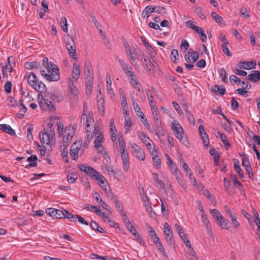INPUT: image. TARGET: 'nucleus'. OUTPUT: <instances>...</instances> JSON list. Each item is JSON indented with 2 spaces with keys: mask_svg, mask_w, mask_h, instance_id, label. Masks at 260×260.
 Wrapping results in <instances>:
<instances>
[{
  "mask_svg": "<svg viewBox=\"0 0 260 260\" xmlns=\"http://www.w3.org/2000/svg\"><path fill=\"white\" fill-rule=\"evenodd\" d=\"M164 226V234L166 241L169 245L173 246L175 244V240L173 237L172 228L168 223H165Z\"/></svg>",
  "mask_w": 260,
  "mask_h": 260,
  "instance_id": "nucleus-1",
  "label": "nucleus"
},
{
  "mask_svg": "<svg viewBox=\"0 0 260 260\" xmlns=\"http://www.w3.org/2000/svg\"><path fill=\"white\" fill-rule=\"evenodd\" d=\"M66 46L70 57L75 61H77L78 57L76 51V45L74 40L72 38H70V40L67 41Z\"/></svg>",
  "mask_w": 260,
  "mask_h": 260,
  "instance_id": "nucleus-2",
  "label": "nucleus"
},
{
  "mask_svg": "<svg viewBox=\"0 0 260 260\" xmlns=\"http://www.w3.org/2000/svg\"><path fill=\"white\" fill-rule=\"evenodd\" d=\"M132 154L140 160L144 161L145 159V154L144 150L136 144L132 145L131 147Z\"/></svg>",
  "mask_w": 260,
  "mask_h": 260,
  "instance_id": "nucleus-3",
  "label": "nucleus"
},
{
  "mask_svg": "<svg viewBox=\"0 0 260 260\" xmlns=\"http://www.w3.org/2000/svg\"><path fill=\"white\" fill-rule=\"evenodd\" d=\"M84 75L85 80L93 79L92 73V66L90 61L86 60L84 65Z\"/></svg>",
  "mask_w": 260,
  "mask_h": 260,
  "instance_id": "nucleus-4",
  "label": "nucleus"
},
{
  "mask_svg": "<svg viewBox=\"0 0 260 260\" xmlns=\"http://www.w3.org/2000/svg\"><path fill=\"white\" fill-rule=\"evenodd\" d=\"M119 150L121 152V159L124 165V170L127 171L129 166V157L128 154L126 151V146L125 147H119Z\"/></svg>",
  "mask_w": 260,
  "mask_h": 260,
  "instance_id": "nucleus-5",
  "label": "nucleus"
},
{
  "mask_svg": "<svg viewBox=\"0 0 260 260\" xmlns=\"http://www.w3.org/2000/svg\"><path fill=\"white\" fill-rule=\"evenodd\" d=\"M69 90L68 95L73 100H75L76 96L79 94V90L75 86L72 80H71L69 82Z\"/></svg>",
  "mask_w": 260,
  "mask_h": 260,
  "instance_id": "nucleus-6",
  "label": "nucleus"
},
{
  "mask_svg": "<svg viewBox=\"0 0 260 260\" xmlns=\"http://www.w3.org/2000/svg\"><path fill=\"white\" fill-rule=\"evenodd\" d=\"M199 57V53L197 51L188 52L185 55V59L188 63H194Z\"/></svg>",
  "mask_w": 260,
  "mask_h": 260,
  "instance_id": "nucleus-7",
  "label": "nucleus"
},
{
  "mask_svg": "<svg viewBox=\"0 0 260 260\" xmlns=\"http://www.w3.org/2000/svg\"><path fill=\"white\" fill-rule=\"evenodd\" d=\"M172 129L175 132L176 137H179L181 135H183L184 134L181 125L176 120H174L172 122Z\"/></svg>",
  "mask_w": 260,
  "mask_h": 260,
  "instance_id": "nucleus-8",
  "label": "nucleus"
},
{
  "mask_svg": "<svg viewBox=\"0 0 260 260\" xmlns=\"http://www.w3.org/2000/svg\"><path fill=\"white\" fill-rule=\"evenodd\" d=\"M137 135L142 142L147 146L148 149L150 150L152 147V140L147 137L146 135L142 132H138L137 133Z\"/></svg>",
  "mask_w": 260,
  "mask_h": 260,
  "instance_id": "nucleus-9",
  "label": "nucleus"
},
{
  "mask_svg": "<svg viewBox=\"0 0 260 260\" xmlns=\"http://www.w3.org/2000/svg\"><path fill=\"white\" fill-rule=\"evenodd\" d=\"M256 64V63L255 61L251 60L250 61L240 62L237 64V66L241 69L249 70L255 68Z\"/></svg>",
  "mask_w": 260,
  "mask_h": 260,
  "instance_id": "nucleus-10",
  "label": "nucleus"
},
{
  "mask_svg": "<svg viewBox=\"0 0 260 260\" xmlns=\"http://www.w3.org/2000/svg\"><path fill=\"white\" fill-rule=\"evenodd\" d=\"M199 131L204 146L205 147H208V145L209 144V140L208 139L207 134L206 132L203 125L201 124L199 126Z\"/></svg>",
  "mask_w": 260,
  "mask_h": 260,
  "instance_id": "nucleus-11",
  "label": "nucleus"
},
{
  "mask_svg": "<svg viewBox=\"0 0 260 260\" xmlns=\"http://www.w3.org/2000/svg\"><path fill=\"white\" fill-rule=\"evenodd\" d=\"M246 79L253 83H257L260 80V71H252L251 73L247 76Z\"/></svg>",
  "mask_w": 260,
  "mask_h": 260,
  "instance_id": "nucleus-12",
  "label": "nucleus"
},
{
  "mask_svg": "<svg viewBox=\"0 0 260 260\" xmlns=\"http://www.w3.org/2000/svg\"><path fill=\"white\" fill-rule=\"evenodd\" d=\"M39 137L40 139V141L41 143L45 144L46 143L47 145L51 143V139L49 136H48V132H43L41 131L39 134Z\"/></svg>",
  "mask_w": 260,
  "mask_h": 260,
  "instance_id": "nucleus-13",
  "label": "nucleus"
},
{
  "mask_svg": "<svg viewBox=\"0 0 260 260\" xmlns=\"http://www.w3.org/2000/svg\"><path fill=\"white\" fill-rule=\"evenodd\" d=\"M202 220L203 223L206 226L208 235L210 236H212L213 233L211 230V224L209 220H208L207 215L205 214L204 212H203V213L202 214Z\"/></svg>",
  "mask_w": 260,
  "mask_h": 260,
  "instance_id": "nucleus-14",
  "label": "nucleus"
},
{
  "mask_svg": "<svg viewBox=\"0 0 260 260\" xmlns=\"http://www.w3.org/2000/svg\"><path fill=\"white\" fill-rule=\"evenodd\" d=\"M105 141L103 134L95 136V139L94 142V147L98 150V153H100L101 151L99 148L102 146V143Z\"/></svg>",
  "mask_w": 260,
  "mask_h": 260,
  "instance_id": "nucleus-15",
  "label": "nucleus"
},
{
  "mask_svg": "<svg viewBox=\"0 0 260 260\" xmlns=\"http://www.w3.org/2000/svg\"><path fill=\"white\" fill-rule=\"evenodd\" d=\"M156 7L151 5L147 6L143 11L142 15L144 18H148L149 16L155 11Z\"/></svg>",
  "mask_w": 260,
  "mask_h": 260,
  "instance_id": "nucleus-16",
  "label": "nucleus"
},
{
  "mask_svg": "<svg viewBox=\"0 0 260 260\" xmlns=\"http://www.w3.org/2000/svg\"><path fill=\"white\" fill-rule=\"evenodd\" d=\"M27 82L28 84L33 88L38 83L39 81L37 77L34 72H31L27 78Z\"/></svg>",
  "mask_w": 260,
  "mask_h": 260,
  "instance_id": "nucleus-17",
  "label": "nucleus"
},
{
  "mask_svg": "<svg viewBox=\"0 0 260 260\" xmlns=\"http://www.w3.org/2000/svg\"><path fill=\"white\" fill-rule=\"evenodd\" d=\"M80 73L81 71L79 64L77 63H74L73 65L72 75V78L75 81H77L78 79L79 78Z\"/></svg>",
  "mask_w": 260,
  "mask_h": 260,
  "instance_id": "nucleus-18",
  "label": "nucleus"
},
{
  "mask_svg": "<svg viewBox=\"0 0 260 260\" xmlns=\"http://www.w3.org/2000/svg\"><path fill=\"white\" fill-rule=\"evenodd\" d=\"M86 139L83 143V147L85 148H87L88 147L91 140L94 137V133H92V131L89 129H86Z\"/></svg>",
  "mask_w": 260,
  "mask_h": 260,
  "instance_id": "nucleus-19",
  "label": "nucleus"
},
{
  "mask_svg": "<svg viewBox=\"0 0 260 260\" xmlns=\"http://www.w3.org/2000/svg\"><path fill=\"white\" fill-rule=\"evenodd\" d=\"M0 129L12 136L16 135L14 130L9 125L6 124H0Z\"/></svg>",
  "mask_w": 260,
  "mask_h": 260,
  "instance_id": "nucleus-20",
  "label": "nucleus"
},
{
  "mask_svg": "<svg viewBox=\"0 0 260 260\" xmlns=\"http://www.w3.org/2000/svg\"><path fill=\"white\" fill-rule=\"evenodd\" d=\"M45 78L48 81H58L59 78V74H54L49 71V73L45 75Z\"/></svg>",
  "mask_w": 260,
  "mask_h": 260,
  "instance_id": "nucleus-21",
  "label": "nucleus"
},
{
  "mask_svg": "<svg viewBox=\"0 0 260 260\" xmlns=\"http://www.w3.org/2000/svg\"><path fill=\"white\" fill-rule=\"evenodd\" d=\"M77 145V142H75L73 144V145L72 146L71 150H70V155L72 157V159L75 160H76L78 157V153L79 150L78 146L76 147V148H74V147H75V145Z\"/></svg>",
  "mask_w": 260,
  "mask_h": 260,
  "instance_id": "nucleus-22",
  "label": "nucleus"
},
{
  "mask_svg": "<svg viewBox=\"0 0 260 260\" xmlns=\"http://www.w3.org/2000/svg\"><path fill=\"white\" fill-rule=\"evenodd\" d=\"M212 17L214 20L221 26L223 27L225 26V23L222 17L216 14L215 12L211 13Z\"/></svg>",
  "mask_w": 260,
  "mask_h": 260,
  "instance_id": "nucleus-23",
  "label": "nucleus"
},
{
  "mask_svg": "<svg viewBox=\"0 0 260 260\" xmlns=\"http://www.w3.org/2000/svg\"><path fill=\"white\" fill-rule=\"evenodd\" d=\"M37 156L35 155H31L27 159V161L30 162L29 164L27 165L25 167L26 169H29L30 167H37Z\"/></svg>",
  "mask_w": 260,
  "mask_h": 260,
  "instance_id": "nucleus-24",
  "label": "nucleus"
},
{
  "mask_svg": "<svg viewBox=\"0 0 260 260\" xmlns=\"http://www.w3.org/2000/svg\"><path fill=\"white\" fill-rule=\"evenodd\" d=\"M216 136L217 138H219L221 139V141L225 146L229 147H231V144L228 141L227 137L224 134L221 133L220 132H218L217 133Z\"/></svg>",
  "mask_w": 260,
  "mask_h": 260,
  "instance_id": "nucleus-25",
  "label": "nucleus"
},
{
  "mask_svg": "<svg viewBox=\"0 0 260 260\" xmlns=\"http://www.w3.org/2000/svg\"><path fill=\"white\" fill-rule=\"evenodd\" d=\"M97 105L99 112L104 116L105 113V101L103 97H101L97 101Z\"/></svg>",
  "mask_w": 260,
  "mask_h": 260,
  "instance_id": "nucleus-26",
  "label": "nucleus"
},
{
  "mask_svg": "<svg viewBox=\"0 0 260 260\" xmlns=\"http://www.w3.org/2000/svg\"><path fill=\"white\" fill-rule=\"evenodd\" d=\"M53 125L52 123H48L47 124V126L49 128V131H48V136L50 137L51 141V143L52 144L55 143V132L54 129L52 128V126Z\"/></svg>",
  "mask_w": 260,
  "mask_h": 260,
  "instance_id": "nucleus-27",
  "label": "nucleus"
},
{
  "mask_svg": "<svg viewBox=\"0 0 260 260\" xmlns=\"http://www.w3.org/2000/svg\"><path fill=\"white\" fill-rule=\"evenodd\" d=\"M94 178L98 182V184H99V185L101 186L102 188L106 190L107 188L106 187L104 188L105 186L103 185V184L105 183V177L98 172V174H96L95 177H94ZM105 186H106V185H105Z\"/></svg>",
  "mask_w": 260,
  "mask_h": 260,
  "instance_id": "nucleus-28",
  "label": "nucleus"
},
{
  "mask_svg": "<svg viewBox=\"0 0 260 260\" xmlns=\"http://www.w3.org/2000/svg\"><path fill=\"white\" fill-rule=\"evenodd\" d=\"M210 213L217 223L218 221L219 222V220L221 221V219L222 218V216L217 210L216 209H212L210 210Z\"/></svg>",
  "mask_w": 260,
  "mask_h": 260,
  "instance_id": "nucleus-29",
  "label": "nucleus"
},
{
  "mask_svg": "<svg viewBox=\"0 0 260 260\" xmlns=\"http://www.w3.org/2000/svg\"><path fill=\"white\" fill-rule=\"evenodd\" d=\"M40 63L37 61L26 62L25 63V67L28 70L38 69L40 67Z\"/></svg>",
  "mask_w": 260,
  "mask_h": 260,
  "instance_id": "nucleus-30",
  "label": "nucleus"
},
{
  "mask_svg": "<svg viewBox=\"0 0 260 260\" xmlns=\"http://www.w3.org/2000/svg\"><path fill=\"white\" fill-rule=\"evenodd\" d=\"M46 67L48 69V71H51L54 74H59V69L57 66L53 62H50L47 64V66Z\"/></svg>",
  "mask_w": 260,
  "mask_h": 260,
  "instance_id": "nucleus-31",
  "label": "nucleus"
},
{
  "mask_svg": "<svg viewBox=\"0 0 260 260\" xmlns=\"http://www.w3.org/2000/svg\"><path fill=\"white\" fill-rule=\"evenodd\" d=\"M102 123L100 122L96 121L94 125V131L92 133H94V135L96 136L98 135L103 134V132L101 131Z\"/></svg>",
  "mask_w": 260,
  "mask_h": 260,
  "instance_id": "nucleus-32",
  "label": "nucleus"
},
{
  "mask_svg": "<svg viewBox=\"0 0 260 260\" xmlns=\"http://www.w3.org/2000/svg\"><path fill=\"white\" fill-rule=\"evenodd\" d=\"M52 98L53 96L51 97L50 100L48 99H45L44 101L46 103V105L47 107L50 110L54 111L55 110V106L53 102L54 101V98L52 99Z\"/></svg>",
  "mask_w": 260,
  "mask_h": 260,
  "instance_id": "nucleus-33",
  "label": "nucleus"
},
{
  "mask_svg": "<svg viewBox=\"0 0 260 260\" xmlns=\"http://www.w3.org/2000/svg\"><path fill=\"white\" fill-rule=\"evenodd\" d=\"M106 80L107 90L108 93L110 94H113L114 91L112 88V81L109 75H106Z\"/></svg>",
  "mask_w": 260,
  "mask_h": 260,
  "instance_id": "nucleus-34",
  "label": "nucleus"
},
{
  "mask_svg": "<svg viewBox=\"0 0 260 260\" xmlns=\"http://www.w3.org/2000/svg\"><path fill=\"white\" fill-rule=\"evenodd\" d=\"M65 210H63V211L59 210L54 209V212H55V215H54V218H57V219H60L64 218H65Z\"/></svg>",
  "mask_w": 260,
  "mask_h": 260,
  "instance_id": "nucleus-35",
  "label": "nucleus"
},
{
  "mask_svg": "<svg viewBox=\"0 0 260 260\" xmlns=\"http://www.w3.org/2000/svg\"><path fill=\"white\" fill-rule=\"evenodd\" d=\"M35 90L38 91L39 92H44L46 90V87L44 83L40 82H38L37 84L34 88Z\"/></svg>",
  "mask_w": 260,
  "mask_h": 260,
  "instance_id": "nucleus-36",
  "label": "nucleus"
},
{
  "mask_svg": "<svg viewBox=\"0 0 260 260\" xmlns=\"http://www.w3.org/2000/svg\"><path fill=\"white\" fill-rule=\"evenodd\" d=\"M211 90L214 91H216L218 93H219L220 95H223L224 94L225 92V88H220L219 86L218 85H214L211 87Z\"/></svg>",
  "mask_w": 260,
  "mask_h": 260,
  "instance_id": "nucleus-37",
  "label": "nucleus"
},
{
  "mask_svg": "<svg viewBox=\"0 0 260 260\" xmlns=\"http://www.w3.org/2000/svg\"><path fill=\"white\" fill-rule=\"evenodd\" d=\"M242 156H243L242 159V165L243 167L246 168H249L251 167V165L250 162L249 161L248 158L246 156L245 153H243V155H241Z\"/></svg>",
  "mask_w": 260,
  "mask_h": 260,
  "instance_id": "nucleus-38",
  "label": "nucleus"
},
{
  "mask_svg": "<svg viewBox=\"0 0 260 260\" xmlns=\"http://www.w3.org/2000/svg\"><path fill=\"white\" fill-rule=\"evenodd\" d=\"M70 173L71 176H70V174H68L67 176L68 181L70 183H73L78 178V175L76 173H75V171L72 172Z\"/></svg>",
  "mask_w": 260,
  "mask_h": 260,
  "instance_id": "nucleus-39",
  "label": "nucleus"
},
{
  "mask_svg": "<svg viewBox=\"0 0 260 260\" xmlns=\"http://www.w3.org/2000/svg\"><path fill=\"white\" fill-rule=\"evenodd\" d=\"M94 122V119L93 117L92 112L91 111H90L88 113V115L86 119V128L87 129H88V128L90 127V124H92Z\"/></svg>",
  "mask_w": 260,
  "mask_h": 260,
  "instance_id": "nucleus-40",
  "label": "nucleus"
},
{
  "mask_svg": "<svg viewBox=\"0 0 260 260\" xmlns=\"http://www.w3.org/2000/svg\"><path fill=\"white\" fill-rule=\"evenodd\" d=\"M73 135L74 132H72L71 133H68L67 136L63 138V145H65L66 143L67 144L66 147L69 145V143L71 142Z\"/></svg>",
  "mask_w": 260,
  "mask_h": 260,
  "instance_id": "nucleus-41",
  "label": "nucleus"
},
{
  "mask_svg": "<svg viewBox=\"0 0 260 260\" xmlns=\"http://www.w3.org/2000/svg\"><path fill=\"white\" fill-rule=\"evenodd\" d=\"M132 126V123L131 122V117L129 116H125L124 127L126 133H127L129 131L128 127H131Z\"/></svg>",
  "mask_w": 260,
  "mask_h": 260,
  "instance_id": "nucleus-42",
  "label": "nucleus"
},
{
  "mask_svg": "<svg viewBox=\"0 0 260 260\" xmlns=\"http://www.w3.org/2000/svg\"><path fill=\"white\" fill-rule=\"evenodd\" d=\"M229 220L225 218H224L222 216V219H221V221L219 220V222L218 221V224L222 228L225 229L226 230H229V227L228 226Z\"/></svg>",
  "mask_w": 260,
  "mask_h": 260,
  "instance_id": "nucleus-43",
  "label": "nucleus"
},
{
  "mask_svg": "<svg viewBox=\"0 0 260 260\" xmlns=\"http://www.w3.org/2000/svg\"><path fill=\"white\" fill-rule=\"evenodd\" d=\"M156 126L155 135H156L158 137L159 135L163 136L165 135V132L161 125V123L159 125H156Z\"/></svg>",
  "mask_w": 260,
  "mask_h": 260,
  "instance_id": "nucleus-44",
  "label": "nucleus"
},
{
  "mask_svg": "<svg viewBox=\"0 0 260 260\" xmlns=\"http://www.w3.org/2000/svg\"><path fill=\"white\" fill-rule=\"evenodd\" d=\"M60 24H61L62 30L65 32H68V23H67V19L66 17H63L61 18V21H60Z\"/></svg>",
  "mask_w": 260,
  "mask_h": 260,
  "instance_id": "nucleus-45",
  "label": "nucleus"
},
{
  "mask_svg": "<svg viewBox=\"0 0 260 260\" xmlns=\"http://www.w3.org/2000/svg\"><path fill=\"white\" fill-rule=\"evenodd\" d=\"M64 213L65 214V218H67L72 222H77L76 215L74 216L67 210H65V213Z\"/></svg>",
  "mask_w": 260,
  "mask_h": 260,
  "instance_id": "nucleus-46",
  "label": "nucleus"
},
{
  "mask_svg": "<svg viewBox=\"0 0 260 260\" xmlns=\"http://www.w3.org/2000/svg\"><path fill=\"white\" fill-rule=\"evenodd\" d=\"M124 47L125 49L126 53L130 57V58L133 60L135 61L136 60V58L135 56L133 55V53L132 52L131 49H130L128 45L126 43L124 44Z\"/></svg>",
  "mask_w": 260,
  "mask_h": 260,
  "instance_id": "nucleus-47",
  "label": "nucleus"
},
{
  "mask_svg": "<svg viewBox=\"0 0 260 260\" xmlns=\"http://www.w3.org/2000/svg\"><path fill=\"white\" fill-rule=\"evenodd\" d=\"M254 221L255 224L257 226V231L260 232V219L259 218V215L257 212L255 211L253 215Z\"/></svg>",
  "mask_w": 260,
  "mask_h": 260,
  "instance_id": "nucleus-48",
  "label": "nucleus"
},
{
  "mask_svg": "<svg viewBox=\"0 0 260 260\" xmlns=\"http://www.w3.org/2000/svg\"><path fill=\"white\" fill-rule=\"evenodd\" d=\"M85 83L86 89L88 90L90 93H91L93 88V79H91V80L89 79L85 80Z\"/></svg>",
  "mask_w": 260,
  "mask_h": 260,
  "instance_id": "nucleus-49",
  "label": "nucleus"
},
{
  "mask_svg": "<svg viewBox=\"0 0 260 260\" xmlns=\"http://www.w3.org/2000/svg\"><path fill=\"white\" fill-rule=\"evenodd\" d=\"M13 64L15 66V61L13 58L12 56H9L8 57V64L9 66V72L11 73L13 71Z\"/></svg>",
  "mask_w": 260,
  "mask_h": 260,
  "instance_id": "nucleus-50",
  "label": "nucleus"
},
{
  "mask_svg": "<svg viewBox=\"0 0 260 260\" xmlns=\"http://www.w3.org/2000/svg\"><path fill=\"white\" fill-rule=\"evenodd\" d=\"M117 136L118 137L119 147H125V142L124 141V138H123V137L122 136V133L119 132L117 135Z\"/></svg>",
  "mask_w": 260,
  "mask_h": 260,
  "instance_id": "nucleus-51",
  "label": "nucleus"
},
{
  "mask_svg": "<svg viewBox=\"0 0 260 260\" xmlns=\"http://www.w3.org/2000/svg\"><path fill=\"white\" fill-rule=\"evenodd\" d=\"M186 115L188 119V120L190 122V123H192L193 124H194L195 123V119L191 114V112L189 111L188 110L186 109L185 111Z\"/></svg>",
  "mask_w": 260,
  "mask_h": 260,
  "instance_id": "nucleus-52",
  "label": "nucleus"
},
{
  "mask_svg": "<svg viewBox=\"0 0 260 260\" xmlns=\"http://www.w3.org/2000/svg\"><path fill=\"white\" fill-rule=\"evenodd\" d=\"M111 193V199L112 200H113L114 203H115V206L116 207V208L117 209H120V207H121L122 205H121V203H120L119 201H118L117 200V198L116 197V196H114L112 192H111L110 190H109Z\"/></svg>",
  "mask_w": 260,
  "mask_h": 260,
  "instance_id": "nucleus-53",
  "label": "nucleus"
},
{
  "mask_svg": "<svg viewBox=\"0 0 260 260\" xmlns=\"http://www.w3.org/2000/svg\"><path fill=\"white\" fill-rule=\"evenodd\" d=\"M87 171L85 173L92 177H95L96 174H98V172L91 167L87 168Z\"/></svg>",
  "mask_w": 260,
  "mask_h": 260,
  "instance_id": "nucleus-54",
  "label": "nucleus"
},
{
  "mask_svg": "<svg viewBox=\"0 0 260 260\" xmlns=\"http://www.w3.org/2000/svg\"><path fill=\"white\" fill-rule=\"evenodd\" d=\"M180 141L181 142L182 144H183L186 146H187L189 144V142L187 139V138L183 135H181V136L179 137H177Z\"/></svg>",
  "mask_w": 260,
  "mask_h": 260,
  "instance_id": "nucleus-55",
  "label": "nucleus"
},
{
  "mask_svg": "<svg viewBox=\"0 0 260 260\" xmlns=\"http://www.w3.org/2000/svg\"><path fill=\"white\" fill-rule=\"evenodd\" d=\"M204 194L205 196H206V197L209 200H210L212 202V203L214 204V206L216 205V202L215 200L214 199V198H213L212 197L211 194L208 190H205Z\"/></svg>",
  "mask_w": 260,
  "mask_h": 260,
  "instance_id": "nucleus-56",
  "label": "nucleus"
},
{
  "mask_svg": "<svg viewBox=\"0 0 260 260\" xmlns=\"http://www.w3.org/2000/svg\"><path fill=\"white\" fill-rule=\"evenodd\" d=\"M153 164L155 166V168L156 169H158L161 165V159L160 158H159L158 156L157 157H153L152 158Z\"/></svg>",
  "mask_w": 260,
  "mask_h": 260,
  "instance_id": "nucleus-57",
  "label": "nucleus"
},
{
  "mask_svg": "<svg viewBox=\"0 0 260 260\" xmlns=\"http://www.w3.org/2000/svg\"><path fill=\"white\" fill-rule=\"evenodd\" d=\"M8 101H9L8 105L9 106L14 107L17 105L16 100L12 96L8 97Z\"/></svg>",
  "mask_w": 260,
  "mask_h": 260,
  "instance_id": "nucleus-58",
  "label": "nucleus"
},
{
  "mask_svg": "<svg viewBox=\"0 0 260 260\" xmlns=\"http://www.w3.org/2000/svg\"><path fill=\"white\" fill-rule=\"evenodd\" d=\"M12 84L10 81H7L4 86L5 90L7 93H10L12 90Z\"/></svg>",
  "mask_w": 260,
  "mask_h": 260,
  "instance_id": "nucleus-59",
  "label": "nucleus"
},
{
  "mask_svg": "<svg viewBox=\"0 0 260 260\" xmlns=\"http://www.w3.org/2000/svg\"><path fill=\"white\" fill-rule=\"evenodd\" d=\"M185 25L188 27H190L196 31H198L199 26L195 25L192 23L191 20H188L185 22Z\"/></svg>",
  "mask_w": 260,
  "mask_h": 260,
  "instance_id": "nucleus-60",
  "label": "nucleus"
},
{
  "mask_svg": "<svg viewBox=\"0 0 260 260\" xmlns=\"http://www.w3.org/2000/svg\"><path fill=\"white\" fill-rule=\"evenodd\" d=\"M178 57V52L176 49H173L171 52V60L174 62H176Z\"/></svg>",
  "mask_w": 260,
  "mask_h": 260,
  "instance_id": "nucleus-61",
  "label": "nucleus"
},
{
  "mask_svg": "<svg viewBox=\"0 0 260 260\" xmlns=\"http://www.w3.org/2000/svg\"><path fill=\"white\" fill-rule=\"evenodd\" d=\"M94 212L97 215L101 216L103 219H104L105 221H107V219L108 218V216L104 212H103L100 209L98 208L94 211Z\"/></svg>",
  "mask_w": 260,
  "mask_h": 260,
  "instance_id": "nucleus-62",
  "label": "nucleus"
},
{
  "mask_svg": "<svg viewBox=\"0 0 260 260\" xmlns=\"http://www.w3.org/2000/svg\"><path fill=\"white\" fill-rule=\"evenodd\" d=\"M230 81L232 84L233 83L240 84L241 82L240 79L234 75H232L230 77Z\"/></svg>",
  "mask_w": 260,
  "mask_h": 260,
  "instance_id": "nucleus-63",
  "label": "nucleus"
},
{
  "mask_svg": "<svg viewBox=\"0 0 260 260\" xmlns=\"http://www.w3.org/2000/svg\"><path fill=\"white\" fill-rule=\"evenodd\" d=\"M220 76L222 78V81L224 83H226L227 82L226 73L224 68H222L220 69Z\"/></svg>",
  "mask_w": 260,
  "mask_h": 260,
  "instance_id": "nucleus-64",
  "label": "nucleus"
}]
</instances>
